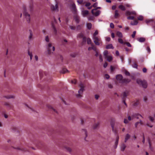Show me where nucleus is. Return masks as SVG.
Wrapping results in <instances>:
<instances>
[{
  "instance_id": "nucleus-1",
  "label": "nucleus",
  "mask_w": 155,
  "mask_h": 155,
  "mask_svg": "<svg viewBox=\"0 0 155 155\" xmlns=\"http://www.w3.org/2000/svg\"><path fill=\"white\" fill-rule=\"evenodd\" d=\"M137 83L140 85L142 87L146 88L147 86V84L146 81L145 80H142L140 79H137Z\"/></svg>"
},
{
  "instance_id": "nucleus-2",
  "label": "nucleus",
  "mask_w": 155,
  "mask_h": 155,
  "mask_svg": "<svg viewBox=\"0 0 155 155\" xmlns=\"http://www.w3.org/2000/svg\"><path fill=\"white\" fill-rule=\"evenodd\" d=\"M47 49H48V54H50L51 53H53V52H52V51H54L55 50L54 47L52 46V44L50 43L48 44Z\"/></svg>"
},
{
  "instance_id": "nucleus-3",
  "label": "nucleus",
  "mask_w": 155,
  "mask_h": 155,
  "mask_svg": "<svg viewBox=\"0 0 155 155\" xmlns=\"http://www.w3.org/2000/svg\"><path fill=\"white\" fill-rule=\"evenodd\" d=\"M80 89L78 91V92L79 94H77L76 96L77 98H80L82 96L81 94H82L83 91L84 90V87L82 84H80Z\"/></svg>"
},
{
  "instance_id": "nucleus-4",
  "label": "nucleus",
  "mask_w": 155,
  "mask_h": 155,
  "mask_svg": "<svg viewBox=\"0 0 155 155\" xmlns=\"http://www.w3.org/2000/svg\"><path fill=\"white\" fill-rule=\"evenodd\" d=\"M94 42L97 45H99L102 43L101 38L99 37H92Z\"/></svg>"
},
{
  "instance_id": "nucleus-5",
  "label": "nucleus",
  "mask_w": 155,
  "mask_h": 155,
  "mask_svg": "<svg viewBox=\"0 0 155 155\" xmlns=\"http://www.w3.org/2000/svg\"><path fill=\"white\" fill-rule=\"evenodd\" d=\"M70 9L71 11L74 14H76L77 13V10L76 6L74 3L71 4L70 5Z\"/></svg>"
},
{
  "instance_id": "nucleus-6",
  "label": "nucleus",
  "mask_w": 155,
  "mask_h": 155,
  "mask_svg": "<svg viewBox=\"0 0 155 155\" xmlns=\"http://www.w3.org/2000/svg\"><path fill=\"white\" fill-rule=\"evenodd\" d=\"M4 105L5 106L7 109L8 110L12 109L13 107V106L8 102H5L4 103Z\"/></svg>"
},
{
  "instance_id": "nucleus-7",
  "label": "nucleus",
  "mask_w": 155,
  "mask_h": 155,
  "mask_svg": "<svg viewBox=\"0 0 155 155\" xmlns=\"http://www.w3.org/2000/svg\"><path fill=\"white\" fill-rule=\"evenodd\" d=\"M51 10L54 11H58V3L57 2L55 5H51Z\"/></svg>"
},
{
  "instance_id": "nucleus-8",
  "label": "nucleus",
  "mask_w": 155,
  "mask_h": 155,
  "mask_svg": "<svg viewBox=\"0 0 155 155\" xmlns=\"http://www.w3.org/2000/svg\"><path fill=\"white\" fill-rule=\"evenodd\" d=\"M23 15L25 16L28 22L29 23L30 20V15L25 10L23 12Z\"/></svg>"
},
{
  "instance_id": "nucleus-9",
  "label": "nucleus",
  "mask_w": 155,
  "mask_h": 155,
  "mask_svg": "<svg viewBox=\"0 0 155 155\" xmlns=\"http://www.w3.org/2000/svg\"><path fill=\"white\" fill-rule=\"evenodd\" d=\"M115 121L114 119H111L110 121V124L113 131H114V126L115 125Z\"/></svg>"
},
{
  "instance_id": "nucleus-10",
  "label": "nucleus",
  "mask_w": 155,
  "mask_h": 155,
  "mask_svg": "<svg viewBox=\"0 0 155 155\" xmlns=\"http://www.w3.org/2000/svg\"><path fill=\"white\" fill-rule=\"evenodd\" d=\"M116 78L117 80L119 81L120 83H121V81L123 79V76L121 74H118L116 76Z\"/></svg>"
},
{
  "instance_id": "nucleus-11",
  "label": "nucleus",
  "mask_w": 155,
  "mask_h": 155,
  "mask_svg": "<svg viewBox=\"0 0 155 155\" xmlns=\"http://www.w3.org/2000/svg\"><path fill=\"white\" fill-rule=\"evenodd\" d=\"M82 134L83 135H85V137H84V140L86 141V138L87 136V131L85 129H83L82 130Z\"/></svg>"
},
{
  "instance_id": "nucleus-12",
  "label": "nucleus",
  "mask_w": 155,
  "mask_h": 155,
  "mask_svg": "<svg viewBox=\"0 0 155 155\" xmlns=\"http://www.w3.org/2000/svg\"><path fill=\"white\" fill-rule=\"evenodd\" d=\"M130 81V80L128 79L124 78L121 81L122 83H126L127 84L129 83Z\"/></svg>"
},
{
  "instance_id": "nucleus-13",
  "label": "nucleus",
  "mask_w": 155,
  "mask_h": 155,
  "mask_svg": "<svg viewBox=\"0 0 155 155\" xmlns=\"http://www.w3.org/2000/svg\"><path fill=\"white\" fill-rule=\"evenodd\" d=\"M126 15H136V12L135 11L130 12L129 11H127L125 13Z\"/></svg>"
},
{
  "instance_id": "nucleus-14",
  "label": "nucleus",
  "mask_w": 155,
  "mask_h": 155,
  "mask_svg": "<svg viewBox=\"0 0 155 155\" xmlns=\"http://www.w3.org/2000/svg\"><path fill=\"white\" fill-rule=\"evenodd\" d=\"M122 100H125L127 97V95L125 92H124L121 95Z\"/></svg>"
},
{
  "instance_id": "nucleus-15",
  "label": "nucleus",
  "mask_w": 155,
  "mask_h": 155,
  "mask_svg": "<svg viewBox=\"0 0 155 155\" xmlns=\"http://www.w3.org/2000/svg\"><path fill=\"white\" fill-rule=\"evenodd\" d=\"M88 10H82L81 11V14L84 17L85 16L88 14Z\"/></svg>"
},
{
  "instance_id": "nucleus-16",
  "label": "nucleus",
  "mask_w": 155,
  "mask_h": 155,
  "mask_svg": "<svg viewBox=\"0 0 155 155\" xmlns=\"http://www.w3.org/2000/svg\"><path fill=\"white\" fill-rule=\"evenodd\" d=\"M29 31V35L28 36V39L29 40H31L33 38V33L32 31L30 30Z\"/></svg>"
},
{
  "instance_id": "nucleus-17",
  "label": "nucleus",
  "mask_w": 155,
  "mask_h": 155,
  "mask_svg": "<svg viewBox=\"0 0 155 155\" xmlns=\"http://www.w3.org/2000/svg\"><path fill=\"white\" fill-rule=\"evenodd\" d=\"M119 137L118 136H117V137H116L115 142V148H116L117 147L118 144V142L119 141Z\"/></svg>"
},
{
  "instance_id": "nucleus-18",
  "label": "nucleus",
  "mask_w": 155,
  "mask_h": 155,
  "mask_svg": "<svg viewBox=\"0 0 155 155\" xmlns=\"http://www.w3.org/2000/svg\"><path fill=\"white\" fill-rule=\"evenodd\" d=\"M145 38L143 37H141L137 39V40L140 42H143L145 41Z\"/></svg>"
},
{
  "instance_id": "nucleus-19",
  "label": "nucleus",
  "mask_w": 155,
  "mask_h": 155,
  "mask_svg": "<svg viewBox=\"0 0 155 155\" xmlns=\"http://www.w3.org/2000/svg\"><path fill=\"white\" fill-rule=\"evenodd\" d=\"M68 72H69L68 70L66 68L63 69L60 72L62 74H65Z\"/></svg>"
},
{
  "instance_id": "nucleus-20",
  "label": "nucleus",
  "mask_w": 155,
  "mask_h": 155,
  "mask_svg": "<svg viewBox=\"0 0 155 155\" xmlns=\"http://www.w3.org/2000/svg\"><path fill=\"white\" fill-rule=\"evenodd\" d=\"M107 60L109 62L111 61L113 59V57L112 56L110 55H109L107 57Z\"/></svg>"
},
{
  "instance_id": "nucleus-21",
  "label": "nucleus",
  "mask_w": 155,
  "mask_h": 155,
  "mask_svg": "<svg viewBox=\"0 0 155 155\" xmlns=\"http://www.w3.org/2000/svg\"><path fill=\"white\" fill-rule=\"evenodd\" d=\"M126 147V145L124 144H122L120 147V150L122 151H124Z\"/></svg>"
},
{
  "instance_id": "nucleus-22",
  "label": "nucleus",
  "mask_w": 155,
  "mask_h": 155,
  "mask_svg": "<svg viewBox=\"0 0 155 155\" xmlns=\"http://www.w3.org/2000/svg\"><path fill=\"white\" fill-rule=\"evenodd\" d=\"M106 48L107 49L110 48L114 49V48L112 44H110L107 45L106 46Z\"/></svg>"
},
{
  "instance_id": "nucleus-23",
  "label": "nucleus",
  "mask_w": 155,
  "mask_h": 155,
  "mask_svg": "<svg viewBox=\"0 0 155 155\" xmlns=\"http://www.w3.org/2000/svg\"><path fill=\"white\" fill-rule=\"evenodd\" d=\"M116 35L120 38H121L123 37L122 33L120 31H117L116 33Z\"/></svg>"
},
{
  "instance_id": "nucleus-24",
  "label": "nucleus",
  "mask_w": 155,
  "mask_h": 155,
  "mask_svg": "<svg viewBox=\"0 0 155 155\" xmlns=\"http://www.w3.org/2000/svg\"><path fill=\"white\" fill-rule=\"evenodd\" d=\"M99 123L95 124L93 126V128L94 129H97L99 126Z\"/></svg>"
},
{
  "instance_id": "nucleus-25",
  "label": "nucleus",
  "mask_w": 155,
  "mask_h": 155,
  "mask_svg": "<svg viewBox=\"0 0 155 155\" xmlns=\"http://www.w3.org/2000/svg\"><path fill=\"white\" fill-rule=\"evenodd\" d=\"M103 54L104 57L105 58H106L108 56L107 55L108 54V51L107 50L103 52Z\"/></svg>"
},
{
  "instance_id": "nucleus-26",
  "label": "nucleus",
  "mask_w": 155,
  "mask_h": 155,
  "mask_svg": "<svg viewBox=\"0 0 155 155\" xmlns=\"http://www.w3.org/2000/svg\"><path fill=\"white\" fill-rule=\"evenodd\" d=\"M101 11L100 10L97 11L96 12L94 13V14H92L93 15H94L95 16H98L101 13Z\"/></svg>"
},
{
  "instance_id": "nucleus-27",
  "label": "nucleus",
  "mask_w": 155,
  "mask_h": 155,
  "mask_svg": "<svg viewBox=\"0 0 155 155\" xmlns=\"http://www.w3.org/2000/svg\"><path fill=\"white\" fill-rule=\"evenodd\" d=\"M119 16L118 11L117 10H116L115 12V14L114 17L115 18H117Z\"/></svg>"
},
{
  "instance_id": "nucleus-28",
  "label": "nucleus",
  "mask_w": 155,
  "mask_h": 155,
  "mask_svg": "<svg viewBox=\"0 0 155 155\" xmlns=\"http://www.w3.org/2000/svg\"><path fill=\"white\" fill-rule=\"evenodd\" d=\"M87 43L88 45L91 44H91H93L92 43V41L91 39L90 38H88L87 39Z\"/></svg>"
},
{
  "instance_id": "nucleus-29",
  "label": "nucleus",
  "mask_w": 155,
  "mask_h": 155,
  "mask_svg": "<svg viewBox=\"0 0 155 155\" xmlns=\"http://www.w3.org/2000/svg\"><path fill=\"white\" fill-rule=\"evenodd\" d=\"M52 28L53 29L54 32V33L56 34L57 33V30L55 28V27L54 26V25L53 24H52Z\"/></svg>"
},
{
  "instance_id": "nucleus-30",
  "label": "nucleus",
  "mask_w": 155,
  "mask_h": 155,
  "mask_svg": "<svg viewBox=\"0 0 155 155\" xmlns=\"http://www.w3.org/2000/svg\"><path fill=\"white\" fill-rule=\"evenodd\" d=\"M4 97H5L7 99H10V98H14V96L12 95H8V96H4Z\"/></svg>"
},
{
  "instance_id": "nucleus-31",
  "label": "nucleus",
  "mask_w": 155,
  "mask_h": 155,
  "mask_svg": "<svg viewBox=\"0 0 155 155\" xmlns=\"http://www.w3.org/2000/svg\"><path fill=\"white\" fill-rule=\"evenodd\" d=\"M118 7L122 11H125L126 9L125 7L122 5H120Z\"/></svg>"
},
{
  "instance_id": "nucleus-32",
  "label": "nucleus",
  "mask_w": 155,
  "mask_h": 155,
  "mask_svg": "<svg viewBox=\"0 0 155 155\" xmlns=\"http://www.w3.org/2000/svg\"><path fill=\"white\" fill-rule=\"evenodd\" d=\"M87 27L88 29H90L92 27V25L91 23H88L86 24Z\"/></svg>"
},
{
  "instance_id": "nucleus-33",
  "label": "nucleus",
  "mask_w": 155,
  "mask_h": 155,
  "mask_svg": "<svg viewBox=\"0 0 155 155\" xmlns=\"http://www.w3.org/2000/svg\"><path fill=\"white\" fill-rule=\"evenodd\" d=\"M79 18H80L79 17L77 16H76L75 17L74 19H75V21L76 22H77V23H78L79 22Z\"/></svg>"
},
{
  "instance_id": "nucleus-34",
  "label": "nucleus",
  "mask_w": 155,
  "mask_h": 155,
  "mask_svg": "<svg viewBox=\"0 0 155 155\" xmlns=\"http://www.w3.org/2000/svg\"><path fill=\"white\" fill-rule=\"evenodd\" d=\"M65 148L68 152L69 153L71 152L72 150L70 148L68 147H65Z\"/></svg>"
},
{
  "instance_id": "nucleus-35",
  "label": "nucleus",
  "mask_w": 155,
  "mask_h": 155,
  "mask_svg": "<svg viewBox=\"0 0 155 155\" xmlns=\"http://www.w3.org/2000/svg\"><path fill=\"white\" fill-rule=\"evenodd\" d=\"M138 22L137 20H135L133 22H131L130 25H136L137 24Z\"/></svg>"
},
{
  "instance_id": "nucleus-36",
  "label": "nucleus",
  "mask_w": 155,
  "mask_h": 155,
  "mask_svg": "<svg viewBox=\"0 0 155 155\" xmlns=\"http://www.w3.org/2000/svg\"><path fill=\"white\" fill-rule=\"evenodd\" d=\"M91 48L95 51H97V49L95 46L94 45V44H91Z\"/></svg>"
},
{
  "instance_id": "nucleus-37",
  "label": "nucleus",
  "mask_w": 155,
  "mask_h": 155,
  "mask_svg": "<svg viewBox=\"0 0 155 155\" xmlns=\"http://www.w3.org/2000/svg\"><path fill=\"white\" fill-rule=\"evenodd\" d=\"M98 31H97V30L95 31L94 33V34H93V37H97L98 36H97L96 35H98Z\"/></svg>"
},
{
  "instance_id": "nucleus-38",
  "label": "nucleus",
  "mask_w": 155,
  "mask_h": 155,
  "mask_svg": "<svg viewBox=\"0 0 155 155\" xmlns=\"http://www.w3.org/2000/svg\"><path fill=\"white\" fill-rule=\"evenodd\" d=\"M48 108L49 109H52V110L54 112H56L57 113H58L57 111L54 109L51 106H49L48 107Z\"/></svg>"
},
{
  "instance_id": "nucleus-39",
  "label": "nucleus",
  "mask_w": 155,
  "mask_h": 155,
  "mask_svg": "<svg viewBox=\"0 0 155 155\" xmlns=\"http://www.w3.org/2000/svg\"><path fill=\"white\" fill-rule=\"evenodd\" d=\"M77 2L78 3V4H81L82 3H83V0H77Z\"/></svg>"
},
{
  "instance_id": "nucleus-40",
  "label": "nucleus",
  "mask_w": 155,
  "mask_h": 155,
  "mask_svg": "<svg viewBox=\"0 0 155 155\" xmlns=\"http://www.w3.org/2000/svg\"><path fill=\"white\" fill-rule=\"evenodd\" d=\"M137 19L139 20L142 21L143 19V17L142 16L140 15L137 18Z\"/></svg>"
},
{
  "instance_id": "nucleus-41",
  "label": "nucleus",
  "mask_w": 155,
  "mask_h": 155,
  "mask_svg": "<svg viewBox=\"0 0 155 155\" xmlns=\"http://www.w3.org/2000/svg\"><path fill=\"white\" fill-rule=\"evenodd\" d=\"M146 50L149 54L151 52V50L149 46H147V47Z\"/></svg>"
},
{
  "instance_id": "nucleus-42",
  "label": "nucleus",
  "mask_w": 155,
  "mask_h": 155,
  "mask_svg": "<svg viewBox=\"0 0 155 155\" xmlns=\"http://www.w3.org/2000/svg\"><path fill=\"white\" fill-rule=\"evenodd\" d=\"M133 67L136 68H137V64L135 63H134L132 65Z\"/></svg>"
},
{
  "instance_id": "nucleus-43",
  "label": "nucleus",
  "mask_w": 155,
  "mask_h": 155,
  "mask_svg": "<svg viewBox=\"0 0 155 155\" xmlns=\"http://www.w3.org/2000/svg\"><path fill=\"white\" fill-rule=\"evenodd\" d=\"M118 41L121 44H124V42L123 40L121 38H118Z\"/></svg>"
},
{
  "instance_id": "nucleus-44",
  "label": "nucleus",
  "mask_w": 155,
  "mask_h": 155,
  "mask_svg": "<svg viewBox=\"0 0 155 155\" xmlns=\"http://www.w3.org/2000/svg\"><path fill=\"white\" fill-rule=\"evenodd\" d=\"M78 37L80 38H82L84 37L83 34L82 33H81L79 34L78 35Z\"/></svg>"
},
{
  "instance_id": "nucleus-45",
  "label": "nucleus",
  "mask_w": 155,
  "mask_h": 155,
  "mask_svg": "<svg viewBox=\"0 0 155 155\" xmlns=\"http://www.w3.org/2000/svg\"><path fill=\"white\" fill-rule=\"evenodd\" d=\"M124 44H126L129 47H131V44L129 42H124Z\"/></svg>"
},
{
  "instance_id": "nucleus-46",
  "label": "nucleus",
  "mask_w": 155,
  "mask_h": 155,
  "mask_svg": "<svg viewBox=\"0 0 155 155\" xmlns=\"http://www.w3.org/2000/svg\"><path fill=\"white\" fill-rule=\"evenodd\" d=\"M99 59H100V62H102L103 61V58H102V57L101 54L99 55Z\"/></svg>"
},
{
  "instance_id": "nucleus-47",
  "label": "nucleus",
  "mask_w": 155,
  "mask_h": 155,
  "mask_svg": "<svg viewBox=\"0 0 155 155\" xmlns=\"http://www.w3.org/2000/svg\"><path fill=\"white\" fill-rule=\"evenodd\" d=\"M130 135L129 134H127L126 135L125 138L126 139L128 140L130 138Z\"/></svg>"
},
{
  "instance_id": "nucleus-48",
  "label": "nucleus",
  "mask_w": 155,
  "mask_h": 155,
  "mask_svg": "<svg viewBox=\"0 0 155 155\" xmlns=\"http://www.w3.org/2000/svg\"><path fill=\"white\" fill-rule=\"evenodd\" d=\"M101 8L100 7H97L96 8H95V9H93L92 10H91V13L92 14H94V10H97V9H100Z\"/></svg>"
},
{
  "instance_id": "nucleus-49",
  "label": "nucleus",
  "mask_w": 155,
  "mask_h": 155,
  "mask_svg": "<svg viewBox=\"0 0 155 155\" xmlns=\"http://www.w3.org/2000/svg\"><path fill=\"white\" fill-rule=\"evenodd\" d=\"M86 38L85 37H84L83 38V41L82 43L86 42Z\"/></svg>"
},
{
  "instance_id": "nucleus-50",
  "label": "nucleus",
  "mask_w": 155,
  "mask_h": 155,
  "mask_svg": "<svg viewBox=\"0 0 155 155\" xmlns=\"http://www.w3.org/2000/svg\"><path fill=\"white\" fill-rule=\"evenodd\" d=\"M125 75L127 76H129L130 75V73L128 71H125Z\"/></svg>"
},
{
  "instance_id": "nucleus-51",
  "label": "nucleus",
  "mask_w": 155,
  "mask_h": 155,
  "mask_svg": "<svg viewBox=\"0 0 155 155\" xmlns=\"http://www.w3.org/2000/svg\"><path fill=\"white\" fill-rule=\"evenodd\" d=\"M134 18V16H129L127 17V19L129 20H133Z\"/></svg>"
},
{
  "instance_id": "nucleus-52",
  "label": "nucleus",
  "mask_w": 155,
  "mask_h": 155,
  "mask_svg": "<svg viewBox=\"0 0 155 155\" xmlns=\"http://www.w3.org/2000/svg\"><path fill=\"white\" fill-rule=\"evenodd\" d=\"M45 40L47 42L49 41V39L48 36H46L45 38Z\"/></svg>"
},
{
  "instance_id": "nucleus-53",
  "label": "nucleus",
  "mask_w": 155,
  "mask_h": 155,
  "mask_svg": "<svg viewBox=\"0 0 155 155\" xmlns=\"http://www.w3.org/2000/svg\"><path fill=\"white\" fill-rule=\"evenodd\" d=\"M136 33V31H133V34L132 35V37L134 38L135 37V35Z\"/></svg>"
},
{
  "instance_id": "nucleus-54",
  "label": "nucleus",
  "mask_w": 155,
  "mask_h": 155,
  "mask_svg": "<svg viewBox=\"0 0 155 155\" xmlns=\"http://www.w3.org/2000/svg\"><path fill=\"white\" fill-rule=\"evenodd\" d=\"M108 88L110 89H112L113 88V86L111 84H108Z\"/></svg>"
},
{
  "instance_id": "nucleus-55",
  "label": "nucleus",
  "mask_w": 155,
  "mask_h": 155,
  "mask_svg": "<svg viewBox=\"0 0 155 155\" xmlns=\"http://www.w3.org/2000/svg\"><path fill=\"white\" fill-rule=\"evenodd\" d=\"M110 27L111 28H114V26L112 23H111L110 24Z\"/></svg>"
},
{
  "instance_id": "nucleus-56",
  "label": "nucleus",
  "mask_w": 155,
  "mask_h": 155,
  "mask_svg": "<svg viewBox=\"0 0 155 155\" xmlns=\"http://www.w3.org/2000/svg\"><path fill=\"white\" fill-rule=\"evenodd\" d=\"M71 83L72 84H76V80L75 79H74V80H71Z\"/></svg>"
},
{
  "instance_id": "nucleus-57",
  "label": "nucleus",
  "mask_w": 155,
  "mask_h": 155,
  "mask_svg": "<svg viewBox=\"0 0 155 155\" xmlns=\"http://www.w3.org/2000/svg\"><path fill=\"white\" fill-rule=\"evenodd\" d=\"M149 118L150 120L151 121L153 122V121L154 120V118L153 117L150 116V117H149Z\"/></svg>"
},
{
  "instance_id": "nucleus-58",
  "label": "nucleus",
  "mask_w": 155,
  "mask_h": 155,
  "mask_svg": "<svg viewBox=\"0 0 155 155\" xmlns=\"http://www.w3.org/2000/svg\"><path fill=\"white\" fill-rule=\"evenodd\" d=\"M139 104V103L138 101H137L136 102H135L134 103V104H133V106H136L137 105H138Z\"/></svg>"
},
{
  "instance_id": "nucleus-59",
  "label": "nucleus",
  "mask_w": 155,
  "mask_h": 155,
  "mask_svg": "<svg viewBox=\"0 0 155 155\" xmlns=\"http://www.w3.org/2000/svg\"><path fill=\"white\" fill-rule=\"evenodd\" d=\"M28 54L30 56H32V53L30 52L29 50L28 51Z\"/></svg>"
},
{
  "instance_id": "nucleus-60",
  "label": "nucleus",
  "mask_w": 155,
  "mask_h": 155,
  "mask_svg": "<svg viewBox=\"0 0 155 155\" xmlns=\"http://www.w3.org/2000/svg\"><path fill=\"white\" fill-rule=\"evenodd\" d=\"M106 39V40L107 41H110V37H106L105 38Z\"/></svg>"
},
{
  "instance_id": "nucleus-61",
  "label": "nucleus",
  "mask_w": 155,
  "mask_h": 155,
  "mask_svg": "<svg viewBox=\"0 0 155 155\" xmlns=\"http://www.w3.org/2000/svg\"><path fill=\"white\" fill-rule=\"evenodd\" d=\"M151 21L153 22V21L152 20H146V22L147 24H148Z\"/></svg>"
},
{
  "instance_id": "nucleus-62",
  "label": "nucleus",
  "mask_w": 155,
  "mask_h": 155,
  "mask_svg": "<svg viewBox=\"0 0 155 155\" xmlns=\"http://www.w3.org/2000/svg\"><path fill=\"white\" fill-rule=\"evenodd\" d=\"M147 69L146 68H143V72L146 73L147 72Z\"/></svg>"
},
{
  "instance_id": "nucleus-63",
  "label": "nucleus",
  "mask_w": 155,
  "mask_h": 155,
  "mask_svg": "<svg viewBox=\"0 0 155 155\" xmlns=\"http://www.w3.org/2000/svg\"><path fill=\"white\" fill-rule=\"evenodd\" d=\"M97 2H96L94 4V5L92 6V7H93L94 8H95L97 6Z\"/></svg>"
},
{
  "instance_id": "nucleus-64",
  "label": "nucleus",
  "mask_w": 155,
  "mask_h": 155,
  "mask_svg": "<svg viewBox=\"0 0 155 155\" xmlns=\"http://www.w3.org/2000/svg\"><path fill=\"white\" fill-rule=\"evenodd\" d=\"M124 123L125 124H127L128 123V121L127 119H125L124 120Z\"/></svg>"
}]
</instances>
